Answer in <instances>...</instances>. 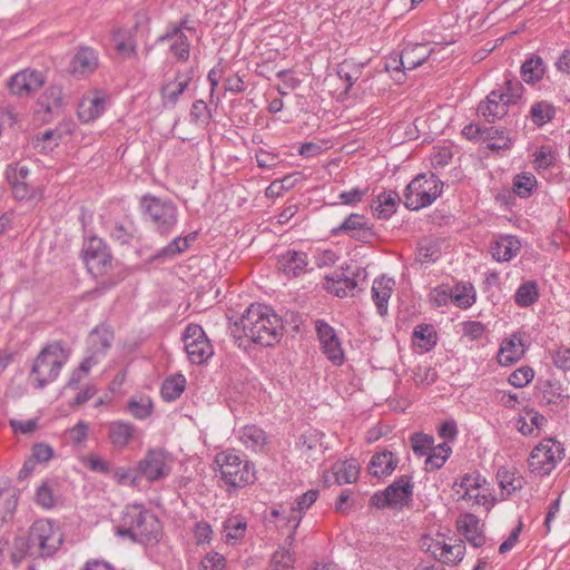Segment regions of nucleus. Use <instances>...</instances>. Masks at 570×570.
Returning <instances> with one entry per match:
<instances>
[{
    "label": "nucleus",
    "instance_id": "f257e3e1",
    "mask_svg": "<svg viewBox=\"0 0 570 570\" xmlns=\"http://www.w3.org/2000/svg\"><path fill=\"white\" fill-rule=\"evenodd\" d=\"M235 326L240 327L250 342L263 346L278 343L283 331L278 315L269 306L262 304H252Z\"/></svg>",
    "mask_w": 570,
    "mask_h": 570
},
{
    "label": "nucleus",
    "instance_id": "f03ea898",
    "mask_svg": "<svg viewBox=\"0 0 570 570\" xmlns=\"http://www.w3.org/2000/svg\"><path fill=\"white\" fill-rule=\"evenodd\" d=\"M142 219L161 237H168L178 224V207L168 199L146 194L139 199Z\"/></svg>",
    "mask_w": 570,
    "mask_h": 570
},
{
    "label": "nucleus",
    "instance_id": "7ed1b4c3",
    "mask_svg": "<svg viewBox=\"0 0 570 570\" xmlns=\"http://www.w3.org/2000/svg\"><path fill=\"white\" fill-rule=\"evenodd\" d=\"M160 532V523L155 514L140 504L127 505L122 512L121 524L117 534L129 537L134 541L149 543L156 540Z\"/></svg>",
    "mask_w": 570,
    "mask_h": 570
},
{
    "label": "nucleus",
    "instance_id": "20e7f679",
    "mask_svg": "<svg viewBox=\"0 0 570 570\" xmlns=\"http://www.w3.org/2000/svg\"><path fill=\"white\" fill-rule=\"evenodd\" d=\"M523 85L513 77H505L499 89L492 90L478 106V112L488 121L494 122L508 115L523 96Z\"/></svg>",
    "mask_w": 570,
    "mask_h": 570
},
{
    "label": "nucleus",
    "instance_id": "39448f33",
    "mask_svg": "<svg viewBox=\"0 0 570 570\" xmlns=\"http://www.w3.org/2000/svg\"><path fill=\"white\" fill-rule=\"evenodd\" d=\"M215 463L222 480L230 487L243 488L255 481L254 465L235 451H224L216 455Z\"/></svg>",
    "mask_w": 570,
    "mask_h": 570
},
{
    "label": "nucleus",
    "instance_id": "423d86ee",
    "mask_svg": "<svg viewBox=\"0 0 570 570\" xmlns=\"http://www.w3.org/2000/svg\"><path fill=\"white\" fill-rule=\"evenodd\" d=\"M443 183L432 173L419 174L406 186L404 204L411 210L431 205L442 193Z\"/></svg>",
    "mask_w": 570,
    "mask_h": 570
},
{
    "label": "nucleus",
    "instance_id": "0eeeda50",
    "mask_svg": "<svg viewBox=\"0 0 570 570\" xmlns=\"http://www.w3.org/2000/svg\"><path fill=\"white\" fill-rule=\"evenodd\" d=\"M68 361V353L58 342L47 345L35 360L31 374L35 375L38 387L55 381L62 366Z\"/></svg>",
    "mask_w": 570,
    "mask_h": 570
},
{
    "label": "nucleus",
    "instance_id": "6e6552de",
    "mask_svg": "<svg viewBox=\"0 0 570 570\" xmlns=\"http://www.w3.org/2000/svg\"><path fill=\"white\" fill-rule=\"evenodd\" d=\"M420 548L430 553L436 561L448 566H455L465 554V543L458 539H446L444 534L436 533L422 535Z\"/></svg>",
    "mask_w": 570,
    "mask_h": 570
},
{
    "label": "nucleus",
    "instance_id": "1a4fd4ad",
    "mask_svg": "<svg viewBox=\"0 0 570 570\" xmlns=\"http://www.w3.org/2000/svg\"><path fill=\"white\" fill-rule=\"evenodd\" d=\"M63 534L60 527L51 520L40 519L32 523L29 531L30 548L41 557H51L61 547Z\"/></svg>",
    "mask_w": 570,
    "mask_h": 570
},
{
    "label": "nucleus",
    "instance_id": "9d476101",
    "mask_svg": "<svg viewBox=\"0 0 570 570\" xmlns=\"http://www.w3.org/2000/svg\"><path fill=\"white\" fill-rule=\"evenodd\" d=\"M29 176V167L21 161L10 163L4 169V177L13 198L19 202L38 203L43 197V190L39 186L30 184Z\"/></svg>",
    "mask_w": 570,
    "mask_h": 570
},
{
    "label": "nucleus",
    "instance_id": "9b49d317",
    "mask_svg": "<svg viewBox=\"0 0 570 570\" xmlns=\"http://www.w3.org/2000/svg\"><path fill=\"white\" fill-rule=\"evenodd\" d=\"M563 458L564 449L562 444L552 438H548L532 449L528 465L531 472L548 475Z\"/></svg>",
    "mask_w": 570,
    "mask_h": 570
},
{
    "label": "nucleus",
    "instance_id": "f8f14e48",
    "mask_svg": "<svg viewBox=\"0 0 570 570\" xmlns=\"http://www.w3.org/2000/svg\"><path fill=\"white\" fill-rule=\"evenodd\" d=\"M175 459L163 448L149 449L137 463V472L149 482L166 479L173 470Z\"/></svg>",
    "mask_w": 570,
    "mask_h": 570
},
{
    "label": "nucleus",
    "instance_id": "ddd939ff",
    "mask_svg": "<svg viewBox=\"0 0 570 570\" xmlns=\"http://www.w3.org/2000/svg\"><path fill=\"white\" fill-rule=\"evenodd\" d=\"M366 62H360L353 58L344 59L337 65L336 73L345 82V94L357 96L368 89L373 73L366 70Z\"/></svg>",
    "mask_w": 570,
    "mask_h": 570
},
{
    "label": "nucleus",
    "instance_id": "4468645a",
    "mask_svg": "<svg viewBox=\"0 0 570 570\" xmlns=\"http://www.w3.org/2000/svg\"><path fill=\"white\" fill-rule=\"evenodd\" d=\"M185 351L194 364L205 363L213 354V346L202 326L189 324L184 333Z\"/></svg>",
    "mask_w": 570,
    "mask_h": 570
},
{
    "label": "nucleus",
    "instance_id": "2eb2a0df",
    "mask_svg": "<svg viewBox=\"0 0 570 570\" xmlns=\"http://www.w3.org/2000/svg\"><path fill=\"white\" fill-rule=\"evenodd\" d=\"M413 493V485L407 475H402L389 485L384 492L375 493L371 498L373 505L382 509L385 507H403Z\"/></svg>",
    "mask_w": 570,
    "mask_h": 570
},
{
    "label": "nucleus",
    "instance_id": "dca6fc26",
    "mask_svg": "<svg viewBox=\"0 0 570 570\" xmlns=\"http://www.w3.org/2000/svg\"><path fill=\"white\" fill-rule=\"evenodd\" d=\"M83 259L92 274H102L111 265V255L101 238L91 237L85 245Z\"/></svg>",
    "mask_w": 570,
    "mask_h": 570
},
{
    "label": "nucleus",
    "instance_id": "f3484780",
    "mask_svg": "<svg viewBox=\"0 0 570 570\" xmlns=\"http://www.w3.org/2000/svg\"><path fill=\"white\" fill-rule=\"evenodd\" d=\"M315 328L321 348L327 360L335 365H341L344 361V352L335 330L323 320L315 322Z\"/></svg>",
    "mask_w": 570,
    "mask_h": 570
},
{
    "label": "nucleus",
    "instance_id": "a211bd4d",
    "mask_svg": "<svg viewBox=\"0 0 570 570\" xmlns=\"http://www.w3.org/2000/svg\"><path fill=\"white\" fill-rule=\"evenodd\" d=\"M158 45L167 47L171 57L179 62H186L190 57V39L187 33L178 28H166V31L157 38Z\"/></svg>",
    "mask_w": 570,
    "mask_h": 570
},
{
    "label": "nucleus",
    "instance_id": "6ab92c4d",
    "mask_svg": "<svg viewBox=\"0 0 570 570\" xmlns=\"http://www.w3.org/2000/svg\"><path fill=\"white\" fill-rule=\"evenodd\" d=\"M194 77L193 69L178 70L173 78L167 79L160 88V97L164 107H174L180 96L189 87Z\"/></svg>",
    "mask_w": 570,
    "mask_h": 570
},
{
    "label": "nucleus",
    "instance_id": "aec40b11",
    "mask_svg": "<svg viewBox=\"0 0 570 570\" xmlns=\"http://www.w3.org/2000/svg\"><path fill=\"white\" fill-rule=\"evenodd\" d=\"M45 83L42 72L33 69H24L14 73L8 81L11 94L16 96H28L39 90Z\"/></svg>",
    "mask_w": 570,
    "mask_h": 570
},
{
    "label": "nucleus",
    "instance_id": "412c9836",
    "mask_svg": "<svg viewBox=\"0 0 570 570\" xmlns=\"http://www.w3.org/2000/svg\"><path fill=\"white\" fill-rule=\"evenodd\" d=\"M332 233L335 235L344 234L362 243H368L374 237L373 229L368 225L367 219L356 213L348 215Z\"/></svg>",
    "mask_w": 570,
    "mask_h": 570
},
{
    "label": "nucleus",
    "instance_id": "4be33fe9",
    "mask_svg": "<svg viewBox=\"0 0 570 570\" xmlns=\"http://www.w3.org/2000/svg\"><path fill=\"white\" fill-rule=\"evenodd\" d=\"M360 464L355 459L337 461L332 465L331 471L324 475V482L331 484H348L357 480Z\"/></svg>",
    "mask_w": 570,
    "mask_h": 570
},
{
    "label": "nucleus",
    "instance_id": "5701e85b",
    "mask_svg": "<svg viewBox=\"0 0 570 570\" xmlns=\"http://www.w3.org/2000/svg\"><path fill=\"white\" fill-rule=\"evenodd\" d=\"M458 529L472 547L479 548L485 543L483 524L476 515L472 513L461 515L458 520Z\"/></svg>",
    "mask_w": 570,
    "mask_h": 570
},
{
    "label": "nucleus",
    "instance_id": "b1692460",
    "mask_svg": "<svg viewBox=\"0 0 570 570\" xmlns=\"http://www.w3.org/2000/svg\"><path fill=\"white\" fill-rule=\"evenodd\" d=\"M99 65L96 50L90 47H81L70 62L71 72L77 77H86L92 73Z\"/></svg>",
    "mask_w": 570,
    "mask_h": 570
},
{
    "label": "nucleus",
    "instance_id": "393cba45",
    "mask_svg": "<svg viewBox=\"0 0 570 570\" xmlns=\"http://www.w3.org/2000/svg\"><path fill=\"white\" fill-rule=\"evenodd\" d=\"M524 354V343L520 333H513L504 340L498 353V361L501 365L508 366L519 361Z\"/></svg>",
    "mask_w": 570,
    "mask_h": 570
},
{
    "label": "nucleus",
    "instance_id": "a878e982",
    "mask_svg": "<svg viewBox=\"0 0 570 570\" xmlns=\"http://www.w3.org/2000/svg\"><path fill=\"white\" fill-rule=\"evenodd\" d=\"M397 463L399 460L395 455L391 451L384 450L372 455L367 471L372 476L385 478L393 473Z\"/></svg>",
    "mask_w": 570,
    "mask_h": 570
},
{
    "label": "nucleus",
    "instance_id": "bb28decb",
    "mask_svg": "<svg viewBox=\"0 0 570 570\" xmlns=\"http://www.w3.org/2000/svg\"><path fill=\"white\" fill-rule=\"evenodd\" d=\"M278 263L282 272L289 277L301 275L308 265L306 253L294 249H288L282 254Z\"/></svg>",
    "mask_w": 570,
    "mask_h": 570
},
{
    "label": "nucleus",
    "instance_id": "cd10ccee",
    "mask_svg": "<svg viewBox=\"0 0 570 570\" xmlns=\"http://www.w3.org/2000/svg\"><path fill=\"white\" fill-rule=\"evenodd\" d=\"M395 282L392 278L384 276L375 278L372 285V298L376 305L377 312L381 316L387 314L389 299L393 293Z\"/></svg>",
    "mask_w": 570,
    "mask_h": 570
},
{
    "label": "nucleus",
    "instance_id": "c85d7f7f",
    "mask_svg": "<svg viewBox=\"0 0 570 570\" xmlns=\"http://www.w3.org/2000/svg\"><path fill=\"white\" fill-rule=\"evenodd\" d=\"M521 250V242L512 235L500 236L491 246L492 257L497 262H509Z\"/></svg>",
    "mask_w": 570,
    "mask_h": 570
},
{
    "label": "nucleus",
    "instance_id": "c756f323",
    "mask_svg": "<svg viewBox=\"0 0 570 570\" xmlns=\"http://www.w3.org/2000/svg\"><path fill=\"white\" fill-rule=\"evenodd\" d=\"M317 497V490H309L296 500V507H292L289 514L285 517L287 524H292L293 530H295L301 522V513L307 510L316 501ZM286 542H288L289 546L294 542V531L287 535Z\"/></svg>",
    "mask_w": 570,
    "mask_h": 570
},
{
    "label": "nucleus",
    "instance_id": "7c9ffc66",
    "mask_svg": "<svg viewBox=\"0 0 570 570\" xmlns=\"http://www.w3.org/2000/svg\"><path fill=\"white\" fill-rule=\"evenodd\" d=\"M237 435L240 443L253 452L263 451L267 444L265 431L255 424L242 426L237 431Z\"/></svg>",
    "mask_w": 570,
    "mask_h": 570
},
{
    "label": "nucleus",
    "instance_id": "2f4dec72",
    "mask_svg": "<svg viewBox=\"0 0 570 570\" xmlns=\"http://www.w3.org/2000/svg\"><path fill=\"white\" fill-rule=\"evenodd\" d=\"M136 428L134 424L125 421H114L108 426V438L114 448L125 449L134 439Z\"/></svg>",
    "mask_w": 570,
    "mask_h": 570
},
{
    "label": "nucleus",
    "instance_id": "473e14b6",
    "mask_svg": "<svg viewBox=\"0 0 570 570\" xmlns=\"http://www.w3.org/2000/svg\"><path fill=\"white\" fill-rule=\"evenodd\" d=\"M114 333L106 326L95 327L88 336L89 353L104 356L111 347Z\"/></svg>",
    "mask_w": 570,
    "mask_h": 570
},
{
    "label": "nucleus",
    "instance_id": "72a5a7b5",
    "mask_svg": "<svg viewBox=\"0 0 570 570\" xmlns=\"http://www.w3.org/2000/svg\"><path fill=\"white\" fill-rule=\"evenodd\" d=\"M196 239L195 234H189L186 237H175L170 243L159 249L153 257L154 261L158 262H167L177 257L179 254L184 253L188 247L190 242Z\"/></svg>",
    "mask_w": 570,
    "mask_h": 570
},
{
    "label": "nucleus",
    "instance_id": "f704fd0d",
    "mask_svg": "<svg viewBox=\"0 0 570 570\" xmlns=\"http://www.w3.org/2000/svg\"><path fill=\"white\" fill-rule=\"evenodd\" d=\"M431 50L425 45H415L405 48L400 55V65L403 70H413L421 66L430 56Z\"/></svg>",
    "mask_w": 570,
    "mask_h": 570
},
{
    "label": "nucleus",
    "instance_id": "c9c22d12",
    "mask_svg": "<svg viewBox=\"0 0 570 570\" xmlns=\"http://www.w3.org/2000/svg\"><path fill=\"white\" fill-rule=\"evenodd\" d=\"M356 287V282L347 276H344L342 273H335L332 276L325 277L324 288L334 294L337 297H346Z\"/></svg>",
    "mask_w": 570,
    "mask_h": 570
},
{
    "label": "nucleus",
    "instance_id": "e433bc0d",
    "mask_svg": "<svg viewBox=\"0 0 570 570\" xmlns=\"http://www.w3.org/2000/svg\"><path fill=\"white\" fill-rule=\"evenodd\" d=\"M399 200L400 197L395 191L381 193L377 195L376 199L373 200V214L379 219L390 218L396 212Z\"/></svg>",
    "mask_w": 570,
    "mask_h": 570
},
{
    "label": "nucleus",
    "instance_id": "4c0bfd02",
    "mask_svg": "<svg viewBox=\"0 0 570 570\" xmlns=\"http://www.w3.org/2000/svg\"><path fill=\"white\" fill-rule=\"evenodd\" d=\"M487 487L485 479L480 473H468L455 481L453 489L459 497L470 495L472 491H479Z\"/></svg>",
    "mask_w": 570,
    "mask_h": 570
},
{
    "label": "nucleus",
    "instance_id": "58836bf2",
    "mask_svg": "<svg viewBox=\"0 0 570 570\" xmlns=\"http://www.w3.org/2000/svg\"><path fill=\"white\" fill-rule=\"evenodd\" d=\"M544 75L543 60L539 56L527 59L521 66V77L527 83L534 85L542 79Z\"/></svg>",
    "mask_w": 570,
    "mask_h": 570
},
{
    "label": "nucleus",
    "instance_id": "ea45409f",
    "mask_svg": "<svg viewBox=\"0 0 570 570\" xmlns=\"http://www.w3.org/2000/svg\"><path fill=\"white\" fill-rule=\"evenodd\" d=\"M186 389V379L183 374H175L166 379L161 385V397L167 402L177 400Z\"/></svg>",
    "mask_w": 570,
    "mask_h": 570
},
{
    "label": "nucleus",
    "instance_id": "a19ab883",
    "mask_svg": "<svg viewBox=\"0 0 570 570\" xmlns=\"http://www.w3.org/2000/svg\"><path fill=\"white\" fill-rule=\"evenodd\" d=\"M104 110L105 98H85L79 105L78 115L82 121L88 122L99 117L104 112Z\"/></svg>",
    "mask_w": 570,
    "mask_h": 570
},
{
    "label": "nucleus",
    "instance_id": "79ce46f5",
    "mask_svg": "<svg viewBox=\"0 0 570 570\" xmlns=\"http://www.w3.org/2000/svg\"><path fill=\"white\" fill-rule=\"evenodd\" d=\"M539 296L537 282L528 281L518 287L514 294V302L520 307H529L539 299Z\"/></svg>",
    "mask_w": 570,
    "mask_h": 570
},
{
    "label": "nucleus",
    "instance_id": "37998d69",
    "mask_svg": "<svg viewBox=\"0 0 570 570\" xmlns=\"http://www.w3.org/2000/svg\"><path fill=\"white\" fill-rule=\"evenodd\" d=\"M246 529L247 523L243 518L238 515L228 518L224 522L225 541L229 544H235L237 541L244 538Z\"/></svg>",
    "mask_w": 570,
    "mask_h": 570
},
{
    "label": "nucleus",
    "instance_id": "c03bdc74",
    "mask_svg": "<svg viewBox=\"0 0 570 570\" xmlns=\"http://www.w3.org/2000/svg\"><path fill=\"white\" fill-rule=\"evenodd\" d=\"M415 344L424 352H429L436 345V333L430 324H419L413 332Z\"/></svg>",
    "mask_w": 570,
    "mask_h": 570
},
{
    "label": "nucleus",
    "instance_id": "a18cd8bd",
    "mask_svg": "<svg viewBox=\"0 0 570 570\" xmlns=\"http://www.w3.org/2000/svg\"><path fill=\"white\" fill-rule=\"evenodd\" d=\"M451 453V446L448 442H443L436 446H432L426 454V470H438L444 465Z\"/></svg>",
    "mask_w": 570,
    "mask_h": 570
},
{
    "label": "nucleus",
    "instance_id": "49530a36",
    "mask_svg": "<svg viewBox=\"0 0 570 570\" xmlns=\"http://www.w3.org/2000/svg\"><path fill=\"white\" fill-rule=\"evenodd\" d=\"M117 52L124 58L136 53V42L129 31L118 30L112 36Z\"/></svg>",
    "mask_w": 570,
    "mask_h": 570
},
{
    "label": "nucleus",
    "instance_id": "de8ad7c7",
    "mask_svg": "<svg viewBox=\"0 0 570 570\" xmlns=\"http://www.w3.org/2000/svg\"><path fill=\"white\" fill-rule=\"evenodd\" d=\"M153 407V401L148 396H135L128 402V411L137 420H145L150 416Z\"/></svg>",
    "mask_w": 570,
    "mask_h": 570
},
{
    "label": "nucleus",
    "instance_id": "09e8293b",
    "mask_svg": "<svg viewBox=\"0 0 570 570\" xmlns=\"http://www.w3.org/2000/svg\"><path fill=\"white\" fill-rule=\"evenodd\" d=\"M557 161V151L550 146H541L533 154V167L538 171L548 170Z\"/></svg>",
    "mask_w": 570,
    "mask_h": 570
},
{
    "label": "nucleus",
    "instance_id": "8fccbe9b",
    "mask_svg": "<svg viewBox=\"0 0 570 570\" xmlns=\"http://www.w3.org/2000/svg\"><path fill=\"white\" fill-rule=\"evenodd\" d=\"M60 139L61 134L57 129H49L36 137L32 144L40 153L47 154L58 146Z\"/></svg>",
    "mask_w": 570,
    "mask_h": 570
},
{
    "label": "nucleus",
    "instance_id": "3c124183",
    "mask_svg": "<svg viewBox=\"0 0 570 570\" xmlns=\"http://www.w3.org/2000/svg\"><path fill=\"white\" fill-rule=\"evenodd\" d=\"M556 115V108L548 101H539L531 107L532 121L538 126H543Z\"/></svg>",
    "mask_w": 570,
    "mask_h": 570
},
{
    "label": "nucleus",
    "instance_id": "603ef678",
    "mask_svg": "<svg viewBox=\"0 0 570 570\" xmlns=\"http://www.w3.org/2000/svg\"><path fill=\"white\" fill-rule=\"evenodd\" d=\"M497 480L500 488L507 491L508 494H511L512 492H515L522 488L521 479L517 478L513 471H510L504 466L498 469Z\"/></svg>",
    "mask_w": 570,
    "mask_h": 570
},
{
    "label": "nucleus",
    "instance_id": "864d4df0",
    "mask_svg": "<svg viewBox=\"0 0 570 570\" xmlns=\"http://www.w3.org/2000/svg\"><path fill=\"white\" fill-rule=\"evenodd\" d=\"M440 246L438 242L424 239L419 244L416 261L421 264L435 262L440 257Z\"/></svg>",
    "mask_w": 570,
    "mask_h": 570
},
{
    "label": "nucleus",
    "instance_id": "5fc2aeb1",
    "mask_svg": "<svg viewBox=\"0 0 570 570\" xmlns=\"http://www.w3.org/2000/svg\"><path fill=\"white\" fill-rule=\"evenodd\" d=\"M537 179L531 174L518 175L513 180V190L520 197H528L532 193Z\"/></svg>",
    "mask_w": 570,
    "mask_h": 570
},
{
    "label": "nucleus",
    "instance_id": "6e6d98bb",
    "mask_svg": "<svg viewBox=\"0 0 570 570\" xmlns=\"http://www.w3.org/2000/svg\"><path fill=\"white\" fill-rule=\"evenodd\" d=\"M434 444L433 436H430L424 433H414L411 436V445L414 454L419 456H424L429 453L431 448Z\"/></svg>",
    "mask_w": 570,
    "mask_h": 570
},
{
    "label": "nucleus",
    "instance_id": "4d7b16f0",
    "mask_svg": "<svg viewBox=\"0 0 570 570\" xmlns=\"http://www.w3.org/2000/svg\"><path fill=\"white\" fill-rule=\"evenodd\" d=\"M534 377V372L530 366H521L513 371L508 381L514 387L527 386Z\"/></svg>",
    "mask_w": 570,
    "mask_h": 570
},
{
    "label": "nucleus",
    "instance_id": "13d9d810",
    "mask_svg": "<svg viewBox=\"0 0 570 570\" xmlns=\"http://www.w3.org/2000/svg\"><path fill=\"white\" fill-rule=\"evenodd\" d=\"M459 498L461 500H473L475 504L484 507L487 511H490L495 504V499L491 495L489 488L472 491L470 495Z\"/></svg>",
    "mask_w": 570,
    "mask_h": 570
},
{
    "label": "nucleus",
    "instance_id": "bf43d9fd",
    "mask_svg": "<svg viewBox=\"0 0 570 570\" xmlns=\"http://www.w3.org/2000/svg\"><path fill=\"white\" fill-rule=\"evenodd\" d=\"M453 301L461 308L470 307L475 301L473 287L463 286L462 288H460L459 286H456L453 292Z\"/></svg>",
    "mask_w": 570,
    "mask_h": 570
},
{
    "label": "nucleus",
    "instance_id": "052dcab7",
    "mask_svg": "<svg viewBox=\"0 0 570 570\" xmlns=\"http://www.w3.org/2000/svg\"><path fill=\"white\" fill-rule=\"evenodd\" d=\"M272 567L287 570L294 564V557L286 548L277 549L272 557Z\"/></svg>",
    "mask_w": 570,
    "mask_h": 570
},
{
    "label": "nucleus",
    "instance_id": "680f3d73",
    "mask_svg": "<svg viewBox=\"0 0 570 570\" xmlns=\"http://www.w3.org/2000/svg\"><path fill=\"white\" fill-rule=\"evenodd\" d=\"M36 501L39 505L46 509H50L55 505L53 491L48 482L42 483L37 489Z\"/></svg>",
    "mask_w": 570,
    "mask_h": 570
},
{
    "label": "nucleus",
    "instance_id": "e2e57ef3",
    "mask_svg": "<svg viewBox=\"0 0 570 570\" xmlns=\"http://www.w3.org/2000/svg\"><path fill=\"white\" fill-rule=\"evenodd\" d=\"M32 550L30 548L29 539L17 538L13 541L12 551H11V561L14 564H19L28 554V551Z\"/></svg>",
    "mask_w": 570,
    "mask_h": 570
},
{
    "label": "nucleus",
    "instance_id": "0e129e2a",
    "mask_svg": "<svg viewBox=\"0 0 570 570\" xmlns=\"http://www.w3.org/2000/svg\"><path fill=\"white\" fill-rule=\"evenodd\" d=\"M89 425L85 421H79L75 426L67 431L69 440L75 444L83 443L88 438Z\"/></svg>",
    "mask_w": 570,
    "mask_h": 570
},
{
    "label": "nucleus",
    "instance_id": "69168bd1",
    "mask_svg": "<svg viewBox=\"0 0 570 570\" xmlns=\"http://www.w3.org/2000/svg\"><path fill=\"white\" fill-rule=\"evenodd\" d=\"M225 568V558L217 553L206 554L199 564V570H223Z\"/></svg>",
    "mask_w": 570,
    "mask_h": 570
},
{
    "label": "nucleus",
    "instance_id": "338daca9",
    "mask_svg": "<svg viewBox=\"0 0 570 570\" xmlns=\"http://www.w3.org/2000/svg\"><path fill=\"white\" fill-rule=\"evenodd\" d=\"M85 466L89 470L99 472L102 474H107L110 471L109 463L107 461L101 460L95 454H88L81 459Z\"/></svg>",
    "mask_w": 570,
    "mask_h": 570
},
{
    "label": "nucleus",
    "instance_id": "774afa93",
    "mask_svg": "<svg viewBox=\"0 0 570 570\" xmlns=\"http://www.w3.org/2000/svg\"><path fill=\"white\" fill-rule=\"evenodd\" d=\"M114 480L119 484H130L135 485L137 478L135 475V471L130 468L119 466L116 468L112 472Z\"/></svg>",
    "mask_w": 570,
    "mask_h": 570
}]
</instances>
